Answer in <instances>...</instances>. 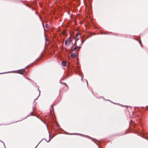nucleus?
Segmentation results:
<instances>
[{"label": "nucleus", "mask_w": 148, "mask_h": 148, "mask_svg": "<svg viewBox=\"0 0 148 148\" xmlns=\"http://www.w3.org/2000/svg\"><path fill=\"white\" fill-rule=\"evenodd\" d=\"M72 40L70 37L68 38L65 42V45L66 46H69L72 42Z\"/></svg>", "instance_id": "obj_3"}, {"label": "nucleus", "mask_w": 148, "mask_h": 148, "mask_svg": "<svg viewBox=\"0 0 148 148\" xmlns=\"http://www.w3.org/2000/svg\"><path fill=\"white\" fill-rule=\"evenodd\" d=\"M60 83L63 84H64V85H66H66V84L65 83H61V82H60Z\"/></svg>", "instance_id": "obj_14"}, {"label": "nucleus", "mask_w": 148, "mask_h": 148, "mask_svg": "<svg viewBox=\"0 0 148 148\" xmlns=\"http://www.w3.org/2000/svg\"><path fill=\"white\" fill-rule=\"evenodd\" d=\"M139 44L141 46L142 48H143V46L142 45V43L141 42V41L140 40V38L139 37Z\"/></svg>", "instance_id": "obj_7"}, {"label": "nucleus", "mask_w": 148, "mask_h": 148, "mask_svg": "<svg viewBox=\"0 0 148 148\" xmlns=\"http://www.w3.org/2000/svg\"><path fill=\"white\" fill-rule=\"evenodd\" d=\"M38 91H39V95H38V96L37 97V98H36V99H35L34 100V101H35V100L36 99H37V98L38 97H39V95H40V90H38Z\"/></svg>", "instance_id": "obj_15"}, {"label": "nucleus", "mask_w": 148, "mask_h": 148, "mask_svg": "<svg viewBox=\"0 0 148 148\" xmlns=\"http://www.w3.org/2000/svg\"><path fill=\"white\" fill-rule=\"evenodd\" d=\"M66 62L64 61L63 60L61 62V65L63 66H66Z\"/></svg>", "instance_id": "obj_4"}, {"label": "nucleus", "mask_w": 148, "mask_h": 148, "mask_svg": "<svg viewBox=\"0 0 148 148\" xmlns=\"http://www.w3.org/2000/svg\"><path fill=\"white\" fill-rule=\"evenodd\" d=\"M70 134V135H71V134H76V135H78L79 134ZM79 135H81L82 136H84L83 135H82V134H79Z\"/></svg>", "instance_id": "obj_10"}, {"label": "nucleus", "mask_w": 148, "mask_h": 148, "mask_svg": "<svg viewBox=\"0 0 148 148\" xmlns=\"http://www.w3.org/2000/svg\"><path fill=\"white\" fill-rule=\"evenodd\" d=\"M145 112H139V136L145 139L148 141V133L145 131L142 121L144 118L143 113Z\"/></svg>", "instance_id": "obj_1"}, {"label": "nucleus", "mask_w": 148, "mask_h": 148, "mask_svg": "<svg viewBox=\"0 0 148 148\" xmlns=\"http://www.w3.org/2000/svg\"><path fill=\"white\" fill-rule=\"evenodd\" d=\"M85 40H81V43L80 45V46L82 45L83 42H84L85 41Z\"/></svg>", "instance_id": "obj_9"}, {"label": "nucleus", "mask_w": 148, "mask_h": 148, "mask_svg": "<svg viewBox=\"0 0 148 148\" xmlns=\"http://www.w3.org/2000/svg\"><path fill=\"white\" fill-rule=\"evenodd\" d=\"M43 139H42L39 143L34 148H36L38 145V144L42 141V140H43Z\"/></svg>", "instance_id": "obj_16"}, {"label": "nucleus", "mask_w": 148, "mask_h": 148, "mask_svg": "<svg viewBox=\"0 0 148 148\" xmlns=\"http://www.w3.org/2000/svg\"><path fill=\"white\" fill-rule=\"evenodd\" d=\"M3 142V143L4 146H5V145H4V143L3 142Z\"/></svg>", "instance_id": "obj_22"}, {"label": "nucleus", "mask_w": 148, "mask_h": 148, "mask_svg": "<svg viewBox=\"0 0 148 148\" xmlns=\"http://www.w3.org/2000/svg\"><path fill=\"white\" fill-rule=\"evenodd\" d=\"M25 70L24 69H22L19 72V73L22 74H23V73L25 72Z\"/></svg>", "instance_id": "obj_6"}, {"label": "nucleus", "mask_w": 148, "mask_h": 148, "mask_svg": "<svg viewBox=\"0 0 148 148\" xmlns=\"http://www.w3.org/2000/svg\"><path fill=\"white\" fill-rule=\"evenodd\" d=\"M29 66H30V65H28V66H26V68H27L28 67H29Z\"/></svg>", "instance_id": "obj_20"}, {"label": "nucleus", "mask_w": 148, "mask_h": 148, "mask_svg": "<svg viewBox=\"0 0 148 148\" xmlns=\"http://www.w3.org/2000/svg\"><path fill=\"white\" fill-rule=\"evenodd\" d=\"M49 140H46V141L47 142H49L51 139V136L49 134Z\"/></svg>", "instance_id": "obj_8"}, {"label": "nucleus", "mask_w": 148, "mask_h": 148, "mask_svg": "<svg viewBox=\"0 0 148 148\" xmlns=\"http://www.w3.org/2000/svg\"><path fill=\"white\" fill-rule=\"evenodd\" d=\"M50 110L51 111L52 110V111L53 110V106H51V108L50 109Z\"/></svg>", "instance_id": "obj_11"}, {"label": "nucleus", "mask_w": 148, "mask_h": 148, "mask_svg": "<svg viewBox=\"0 0 148 148\" xmlns=\"http://www.w3.org/2000/svg\"><path fill=\"white\" fill-rule=\"evenodd\" d=\"M30 114H31V115H33V112H32Z\"/></svg>", "instance_id": "obj_18"}, {"label": "nucleus", "mask_w": 148, "mask_h": 148, "mask_svg": "<svg viewBox=\"0 0 148 148\" xmlns=\"http://www.w3.org/2000/svg\"><path fill=\"white\" fill-rule=\"evenodd\" d=\"M71 56L73 58H75L76 57L77 55L73 53H71Z\"/></svg>", "instance_id": "obj_5"}, {"label": "nucleus", "mask_w": 148, "mask_h": 148, "mask_svg": "<svg viewBox=\"0 0 148 148\" xmlns=\"http://www.w3.org/2000/svg\"><path fill=\"white\" fill-rule=\"evenodd\" d=\"M80 38V36L79 33H77L76 35L75 39V42L74 44L76 46L74 48H73V47L72 46L71 48V50L72 52H73V51H79V49L81 47H77L76 46V42Z\"/></svg>", "instance_id": "obj_2"}, {"label": "nucleus", "mask_w": 148, "mask_h": 148, "mask_svg": "<svg viewBox=\"0 0 148 148\" xmlns=\"http://www.w3.org/2000/svg\"><path fill=\"white\" fill-rule=\"evenodd\" d=\"M35 13H36V14H37V13L36 12H35Z\"/></svg>", "instance_id": "obj_24"}, {"label": "nucleus", "mask_w": 148, "mask_h": 148, "mask_svg": "<svg viewBox=\"0 0 148 148\" xmlns=\"http://www.w3.org/2000/svg\"><path fill=\"white\" fill-rule=\"evenodd\" d=\"M49 25L48 24H46V28H49Z\"/></svg>", "instance_id": "obj_12"}, {"label": "nucleus", "mask_w": 148, "mask_h": 148, "mask_svg": "<svg viewBox=\"0 0 148 148\" xmlns=\"http://www.w3.org/2000/svg\"><path fill=\"white\" fill-rule=\"evenodd\" d=\"M38 60V58H37V59H36V60Z\"/></svg>", "instance_id": "obj_25"}, {"label": "nucleus", "mask_w": 148, "mask_h": 148, "mask_svg": "<svg viewBox=\"0 0 148 148\" xmlns=\"http://www.w3.org/2000/svg\"><path fill=\"white\" fill-rule=\"evenodd\" d=\"M12 72H13L10 71V72H6V73H0V74H3V73H12Z\"/></svg>", "instance_id": "obj_13"}, {"label": "nucleus", "mask_w": 148, "mask_h": 148, "mask_svg": "<svg viewBox=\"0 0 148 148\" xmlns=\"http://www.w3.org/2000/svg\"><path fill=\"white\" fill-rule=\"evenodd\" d=\"M84 77H82V78H81V80L82 81V79H83V78Z\"/></svg>", "instance_id": "obj_19"}, {"label": "nucleus", "mask_w": 148, "mask_h": 148, "mask_svg": "<svg viewBox=\"0 0 148 148\" xmlns=\"http://www.w3.org/2000/svg\"><path fill=\"white\" fill-rule=\"evenodd\" d=\"M86 81H87V86H88V82L87 80H86Z\"/></svg>", "instance_id": "obj_21"}, {"label": "nucleus", "mask_w": 148, "mask_h": 148, "mask_svg": "<svg viewBox=\"0 0 148 148\" xmlns=\"http://www.w3.org/2000/svg\"><path fill=\"white\" fill-rule=\"evenodd\" d=\"M46 41H47L48 40V39L46 38H45Z\"/></svg>", "instance_id": "obj_17"}, {"label": "nucleus", "mask_w": 148, "mask_h": 148, "mask_svg": "<svg viewBox=\"0 0 148 148\" xmlns=\"http://www.w3.org/2000/svg\"><path fill=\"white\" fill-rule=\"evenodd\" d=\"M28 116H27V117H26L25 118V119L26 117H28Z\"/></svg>", "instance_id": "obj_23"}]
</instances>
